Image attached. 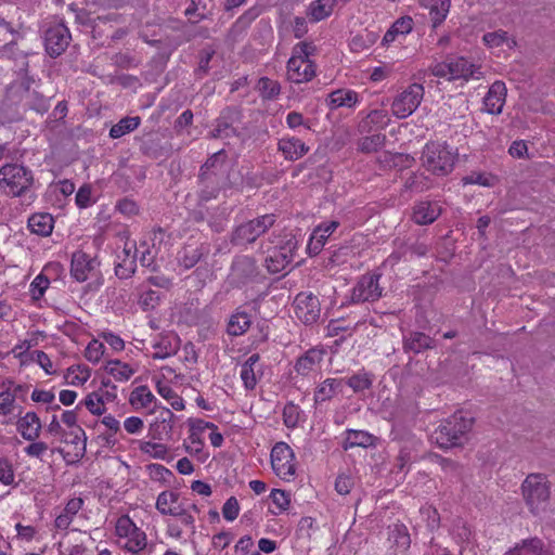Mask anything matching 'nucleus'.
Returning <instances> with one entry per match:
<instances>
[{
	"label": "nucleus",
	"mask_w": 555,
	"mask_h": 555,
	"mask_svg": "<svg viewBox=\"0 0 555 555\" xmlns=\"http://www.w3.org/2000/svg\"><path fill=\"white\" fill-rule=\"evenodd\" d=\"M259 274L257 261L254 257L240 255L234 257L231 264V276L236 285H244L254 281Z\"/></svg>",
	"instance_id": "obj_18"
},
{
	"label": "nucleus",
	"mask_w": 555,
	"mask_h": 555,
	"mask_svg": "<svg viewBox=\"0 0 555 555\" xmlns=\"http://www.w3.org/2000/svg\"><path fill=\"white\" fill-rule=\"evenodd\" d=\"M345 378H326L321 382L314 389V404H322L332 400L336 395L343 392Z\"/></svg>",
	"instance_id": "obj_27"
},
{
	"label": "nucleus",
	"mask_w": 555,
	"mask_h": 555,
	"mask_svg": "<svg viewBox=\"0 0 555 555\" xmlns=\"http://www.w3.org/2000/svg\"><path fill=\"white\" fill-rule=\"evenodd\" d=\"M156 402V397L152 393L150 388L144 385L135 387L129 397V403L135 410L150 409L153 404L155 405Z\"/></svg>",
	"instance_id": "obj_35"
},
{
	"label": "nucleus",
	"mask_w": 555,
	"mask_h": 555,
	"mask_svg": "<svg viewBox=\"0 0 555 555\" xmlns=\"http://www.w3.org/2000/svg\"><path fill=\"white\" fill-rule=\"evenodd\" d=\"M242 120V113L238 108L228 106L215 121V128L211 132L212 138L228 139L237 135V125Z\"/></svg>",
	"instance_id": "obj_17"
},
{
	"label": "nucleus",
	"mask_w": 555,
	"mask_h": 555,
	"mask_svg": "<svg viewBox=\"0 0 555 555\" xmlns=\"http://www.w3.org/2000/svg\"><path fill=\"white\" fill-rule=\"evenodd\" d=\"M90 377V371L86 366H70L67 369L66 378L69 385L81 386Z\"/></svg>",
	"instance_id": "obj_59"
},
{
	"label": "nucleus",
	"mask_w": 555,
	"mask_h": 555,
	"mask_svg": "<svg viewBox=\"0 0 555 555\" xmlns=\"http://www.w3.org/2000/svg\"><path fill=\"white\" fill-rule=\"evenodd\" d=\"M118 261L115 264V274L119 279H130L137 270V246L134 242H126Z\"/></svg>",
	"instance_id": "obj_20"
},
{
	"label": "nucleus",
	"mask_w": 555,
	"mask_h": 555,
	"mask_svg": "<svg viewBox=\"0 0 555 555\" xmlns=\"http://www.w3.org/2000/svg\"><path fill=\"white\" fill-rule=\"evenodd\" d=\"M101 423L106 427L107 431L102 434L106 444H115V435L120 430L119 421L113 415H105L101 420Z\"/></svg>",
	"instance_id": "obj_54"
},
{
	"label": "nucleus",
	"mask_w": 555,
	"mask_h": 555,
	"mask_svg": "<svg viewBox=\"0 0 555 555\" xmlns=\"http://www.w3.org/2000/svg\"><path fill=\"white\" fill-rule=\"evenodd\" d=\"M184 14L191 23H198L208 18L211 13L204 0H191L184 11Z\"/></svg>",
	"instance_id": "obj_50"
},
{
	"label": "nucleus",
	"mask_w": 555,
	"mask_h": 555,
	"mask_svg": "<svg viewBox=\"0 0 555 555\" xmlns=\"http://www.w3.org/2000/svg\"><path fill=\"white\" fill-rule=\"evenodd\" d=\"M137 529L138 527L135 524L127 515L120 516L116 521L115 530L119 538H127L128 535H131V533H133V531Z\"/></svg>",
	"instance_id": "obj_64"
},
{
	"label": "nucleus",
	"mask_w": 555,
	"mask_h": 555,
	"mask_svg": "<svg viewBox=\"0 0 555 555\" xmlns=\"http://www.w3.org/2000/svg\"><path fill=\"white\" fill-rule=\"evenodd\" d=\"M260 356L253 353L241 366V379L246 390H254L263 374L262 365L259 364Z\"/></svg>",
	"instance_id": "obj_23"
},
{
	"label": "nucleus",
	"mask_w": 555,
	"mask_h": 555,
	"mask_svg": "<svg viewBox=\"0 0 555 555\" xmlns=\"http://www.w3.org/2000/svg\"><path fill=\"white\" fill-rule=\"evenodd\" d=\"M433 74L436 77L448 80L478 79L481 75L479 67L463 56L449 57L444 62L436 64L433 68Z\"/></svg>",
	"instance_id": "obj_9"
},
{
	"label": "nucleus",
	"mask_w": 555,
	"mask_h": 555,
	"mask_svg": "<svg viewBox=\"0 0 555 555\" xmlns=\"http://www.w3.org/2000/svg\"><path fill=\"white\" fill-rule=\"evenodd\" d=\"M256 90L263 100H275L281 93V85L269 77H261L257 81Z\"/></svg>",
	"instance_id": "obj_47"
},
{
	"label": "nucleus",
	"mask_w": 555,
	"mask_h": 555,
	"mask_svg": "<svg viewBox=\"0 0 555 555\" xmlns=\"http://www.w3.org/2000/svg\"><path fill=\"white\" fill-rule=\"evenodd\" d=\"M105 370L118 382H126L135 373V370L128 363H124L119 360L108 361L105 365Z\"/></svg>",
	"instance_id": "obj_45"
},
{
	"label": "nucleus",
	"mask_w": 555,
	"mask_h": 555,
	"mask_svg": "<svg viewBox=\"0 0 555 555\" xmlns=\"http://www.w3.org/2000/svg\"><path fill=\"white\" fill-rule=\"evenodd\" d=\"M278 150L286 160L295 162L304 157L310 147L296 137H283L278 142Z\"/></svg>",
	"instance_id": "obj_25"
},
{
	"label": "nucleus",
	"mask_w": 555,
	"mask_h": 555,
	"mask_svg": "<svg viewBox=\"0 0 555 555\" xmlns=\"http://www.w3.org/2000/svg\"><path fill=\"white\" fill-rule=\"evenodd\" d=\"M208 254L209 247L205 244H199L197 246L186 245L178 253L177 260L180 267L184 270H190Z\"/></svg>",
	"instance_id": "obj_29"
},
{
	"label": "nucleus",
	"mask_w": 555,
	"mask_h": 555,
	"mask_svg": "<svg viewBox=\"0 0 555 555\" xmlns=\"http://www.w3.org/2000/svg\"><path fill=\"white\" fill-rule=\"evenodd\" d=\"M428 251V246L424 243H414L405 247V250L401 254L400 251H395L389 256V261L392 263L398 262L402 256H425Z\"/></svg>",
	"instance_id": "obj_60"
},
{
	"label": "nucleus",
	"mask_w": 555,
	"mask_h": 555,
	"mask_svg": "<svg viewBox=\"0 0 555 555\" xmlns=\"http://www.w3.org/2000/svg\"><path fill=\"white\" fill-rule=\"evenodd\" d=\"M374 375L364 370L349 376L345 379V385L349 386L354 393L369 390L373 386Z\"/></svg>",
	"instance_id": "obj_42"
},
{
	"label": "nucleus",
	"mask_w": 555,
	"mask_h": 555,
	"mask_svg": "<svg viewBox=\"0 0 555 555\" xmlns=\"http://www.w3.org/2000/svg\"><path fill=\"white\" fill-rule=\"evenodd\" d=\"M27 227L31 233L47 237L54 229V218L48 212H36L28 218Z\"/></svg>",
	"instance_id": "obj_32"
},
{
	"label": "nucleus",
	"mask_w": 555,
	"mask_h": 555,
	"mask_svg": "<svg viewBox=\"0 0 555 555\" xmlns=\"http://www.w3.org/2000/svg\"><path fill=\"white\" fill-rule=\"evenodd\" d=\"M427 170L438 176L450 173L454 167L455 154L446 143L429 142L422 154Z\"/></svg>",
	"instance_id": "obj_7"
},
{
	"label": "nucleus",
	"mask_w": 555,
	"mask_h": 555,
	"mask_svg": "<svg viewBox=\"0 0 555 555\" xmlns=\"http://www.w3.org/2000/svg\"><path fill=\"white\" fill-rule=\"evenodd\" d=\"M31 170L22 164L9 163L0 168V190L10 196H22L31 186Z\"/></svg>",
	"instance_id": "obj_5"
},
{
	"label": "nucleus",
	"mask_w": 555,
	"mask_h": 555,
	"mask_svg": "<svg viewBox=\"0 0 555 555\" xmlns=\"http://www.w3.org/2000/svg\"><path fill=\"white\" fill-rule=\"evenodd\" d=\"M296 318L306 325L315 324L321 317V304L319 298L309 292L296 295L294 302Z\"/></svg>",
	"instance_id": "obj_14"
},
{
	"label": "nucleus",
	"mask_w": 555,
	"mask_h": 555,
	"mask_svg": "<svg viewBox=\"0 0 555 555\" xmlns=\"http://www.w3.org/2000/svg\"><path fill=\"white\" fill-rule=\"evenodd\" d=\"M70 39L69 29L63 23L51 24L43 35L47 53L51 57L60 56L68 47Z\"/></svg>",
	"instance_id": "obj_15"
},
{
	"label": "nucleus",
	"mask_w": 555,
	"mask_h": 555,
	"mask_svg": "<svg viewBox=\"0 0 555 555\" xmlns=\"http://www.w3.org/2000/svg\"><path fill=\"white\" fill-rule=\"evenodd\" d=\"M423 98V85L412 83L393 99L391 112L397 118H406L417 109Z\"/></svg>",
	"instance_id": "obj_11"
},
{
	"label": "nucleus",
	"mask_w": 555,
	"mask_h": 555,
	"mask_svg": "<svg viewBox=\"0 0 555 555\" xmlns=\"http://www.w3.org/2000/svg\"><path fill=\"white\" fill-rule=\"evenodd\" d=\"M482 41L485 46H487L490 49L503 47L504 44L507 46L508 48H513L516 44L515 40L511 39L508 37L507 31L503 29L486 33L482 36Z\"/></svg>",
	"instance_id": "obj_49"
},
{
	"label": "nucleus",
	"mask_w": 555,
	"mask_h": 555,
	"mask_svg": "<svg viewBox=\"0 0 555 555\" xmlns=\"http://www.w3.org/2000/svg\"><path fill=\"white\" fill-rule=\"evenodd\" d=\"M376 438L365 430L347 429L345 431L344 450L354 447L369 448L374 446Z\"/></svg>",
	"instance_id": "obj_34"
},
{
	"label": "nucleus",
	"mask_w": 555,
	"mask_h": 555,
	"mask_svg": "<svg viewBox=\"0 0 555 555\" xmlns=\"http://www.w3.org/2000/svg\"><path fill=\"white\" fill-rule=\"evenodd\" d=\"M451 8V0H434L429 7V16L433 27L437 28L447 18Z\"/></svg>",
	"instance_id": "obj_48"
},
{
	"label": "nucleus",
	"mask_w": 555,
	"mask_h": 555,
	"mask_svg": "<svg viewBox=\"0 0 555 555\" xmlns=\"http://www.w3.org/2000/svg\"><path fill=\"white\" fill-rule=\"evenodd\" d=\"M41 429V421L35 412H27L16 421V430L27 441L37 440Z\"/></svg>",
	"instance_id": "obj_28"
},
{
	"label": "nucleus",
	"mask_w": 555,
	"mask_h": 555,
	"mask_svg": "<svg viewBox=\"0 0 555 555\" xmlns=\"http://www.w3.org/2000/svg\"><path fill=\"white\" fill-rule=\"evenodd\" d=\"M22 386L18 385L14 392H11L9 389L0 392V415L8 416L14 411V403L16 400V395L22 390Z\"/></svg>",
	"instance_id": "obj_56"
},
{
	"label": "nucleus",
	"mask_w": 555,
	"mask_h": 555,
	"mask_svg": "<svg viewBox=\"0 0 555 555\" xmlns=\"http://www.w3.org/2000/svg\"><path fill=\"white\" fill-rule=\"evenodd\" d=\"M386 141V135L383 133H374L369 137H364L360 140L359 149L363 153H373L379 150Z\"/></svg>",
	"instance_id": "obj_57"
},
{
	"label": "nucleus",
	"mask_w": 555,
	"mask_h": 555,
	"mask_svg": "<svg viewBox=\"0 0 555 555\" xmlns=\"http://www.w3.org/2000/svg\"><path fill=\"white\" fill-rule=\"evenodd\" d=\"M324 350L311 348L300 356L294 365L297 375L309 377L315 373L320 367L324 357Z\"/></svg>",
	"instance_id": "obj_22"
},
{
	"label": "nucleus",
	"mask_w": 555,
	"mask_h": 555,
	"mask_svg": "<svg viewBox=\"0 0 555 555\" xmlns=\"http://www.w3.org/2000/svg\"><path fill=\"white\" fill-rule=\"evenodd\" d=\"M382 273L369 272L359 278L351 289L350 299L353 304L375 302L383 297L384 287L380 286Z\"/></svg>",
	"instance_id": "obj_10"
},
{
	"label": "nucleus",
	"mask_w": 555,
	"mask_h": 555,
	"mask_svg": "<svg viewBox=\"0 0 555 555\" xmlns=\"http://www.w3.org/2000/svg\"><path fill=\"white\" fill-rule=\"evenodd\" d=\"M49 285L50 280L43 273L37 275L30 283L29 287L31 298L34 300H39L40 298H42Z\"/></svg>",
	"instance_id": "obj_62"
},
{
	"label": "nucleus",
	"mask_w": 555,
	"mask_h": 555,
	"mask_svg": "<svg viewBox=\"0 0 555 555\" xmlns=\"http://www.w3.org/2000/svg\"><path fill=\"white\" fill-rule=\"evenodd\" d=\"M227 153L221 150L211 155L201 167L199 172V199L208 202L216 198L221 189L230 185V164Z\"/></svg>",
	"instance_id": "obj_1"
},
{
	"label": "nucleus",
	"mask_w": 555,
	"mask_h": 555,
	"mask_svg": "<svg viewBox=\"0 0 555 555\" xmlns=\"http://www.w3.org/2000/svg\"><path fill=\"white\" fill-rule=\"evenodd\" d=\"M276 222V215L264 214L236 225L230 236V243L238 247L254 244L261 235L267 233Z\"/></svg>",
	"instance_id": "obj_4"
},
{
	"label": "nucleus",
	"mask_w": 555,
	"mask_h": 555,
	"mask_svg": "<svg viewBox=\"0 0 555 555\" xmlns=\"http://www.w3.org/2000/svg\"><path fill=\"white\" fill-rule=\"evenodd\" d=\"M159 302V293L151 288L142 291L138 299V305L143 311L154 310Z\"/></svg>",
	"instance_id": "obj_58"
},
{
	"label": "nucleus",
	"mask_w": 555,
	"mask_h": 555,
	"mask_svg": "<svg viewBox=\"0 0 555 555\" xmlns=\"http://www.w3.org/2000/svg\"><path fill=\"white\" fill-rule=\"evenodd\" d=\"M80 411V404L75 410L64 411L61 421L70 428L69 435L73 436L72 443H78V441L87 440L85 430L77 424L78 412Z\"/></svg>",
	"instance_id": "obj_37"
},
{
	"label": "nucleus",
	"mask_w": 555,
	"mask_h": 555,
	"mask_svg": "<svg viewBox=\"0 0 555 555\" xmlns=\"http://www.w3.org/2000/svg\"><path fill=\"white\" fill-rule=\"evenodd\" d=\"M70 275L79 282H86L90 279L100 280V261L82 250H77L72 256L70 261Z\"/></svg>",
	"instance_id": "obj_12"
},
{
	"label": "nucleus",
	"mask_w": 555,
	"mask_h": 555,
	"mask_svg": "<svg viewBox=\"0 0 555 555\" xmlns=\"http://www.w3.org/2000/svg\"><path fill=\"white\" fill-rule=\"evenodd\" d=\"M141 124L139 116H127L121 118L117 124L113 125L109 130V137L112 139H119L132 131H134Z\"/></svg>",
	"instance_id": "obj_44"
},
{
	"label": "nucleus",
	"mask_w": 555,
	"mask_h": 555,
	"mask_svg": "<svg viewBox=\"0 0 555 555\" xmlns=\"http://www.w3.org/2000/svg\"><path fill=\"white\" fill-rule=\"evenodd\" d=\"M297 247L298 243L295 235L287 233L274 247L264 249V251L268 253L264 259L267 270L272 274L285 270L293 261Z\"/></svg>",
	"instance_id": "obj_8"
},
{
	"label": "nucleus",
	"mask_w": 555,
	"mask_h": 555,
	"mask_svg": "<svg viewBox=\"0 0 555 555\" xmlns=\"http://www.w3.org/2000/svg\"><path fill=\"white\" fill-rule=\"evenodd\" d=\"M251 325V317L241 308H237L229 318L227 333L230 336L244 335Z\"/></svg>",
	"instance_id": "obj_33"
},
{
	"label": "nucleus",
	"mask_w": 555,
	"mask_h": 555,
	"mask_svg": "<svg viewBox=\"0 0 555 555\" xmlns=\"http://www.w3.org/2000/svg\"><path fill=\"white\" fill-rule=\"evenodd\" d=\"M336 2L337 0H314L309 4L307 15L311 22H320L332 14Z\"/></svg>",
	"instance_id": "obj_40"
},
{
	"label": "nucleus",
	"mask_w": 555,
	"mask_h": 555,
	"mask_svg": "<svg viewBox=\"0 0 555 555\" xmlns=\"http://www.w3.org/2000/svg\"><path fill=\"white\" fill-rule=\"evenodd\" d=\"M315 53L317 47L313 42H297L286 64V79L296 85L311 81L317 75V65L311 60Z\"/></svg>",
	"instance_id": "obj_2"
},
{
	"label": "nucleus",
	"mask_w": 555,
	"mask_h": 555,
	"mask_svg": "<svg viewBox=\"0 0 555 555\" xmlns=\"http://www.w3.org/2000/svg\"><path fill=\"white\" fill-rule=\"evenodd\" d=\"M105 399L102 391H93L89 393L83 401H81L79 404L85 405L90 413L94 415H102L105 411Z\"/></svg>",
	"instance_id": "obj_51"
},
{
	"label": "nucleus",
	"mask_w": 555,
	"mask_h": 555,
	"mask_svg": "<svg viewBox=\"0 0 555 555\" xmlns=\"http://www.w3.org/2000/svg\"><path fill=\"white\" fill-rule=\"evenodd\" d=\"M0 59L22 60L23 65L26 63V56L17 49L14 38L10 39L0 48Z\"/></svg>",
	"instance_id": "obj_63"
},
{
	"label": "nucleus",
	"mask_w": 555,
	"mask_h": 555,
	"mask_svg": "<svg viewBox=\"0 0 555 555\" xmlns=\"http://www.w3.org/2000/svg\"><path fill=\"white\" fill-rule=\"evenodd\" d=\"M180 494L176 491H163L156 499V509L165 516H170L179 508Z\"/></svg>",
	"instance_id": "obj_39"
},
{
	"label": "nucleus",
	"mask_w": 555,
	"mask_h": 555,
	"mask_svg": "<svg viewBox=\"0 0 555 555\" xmlns=\"http://www.w3.org/2000/svg\"><path fill=\"white\" fill-rule=\"evenodd\" d=\"M271 465L274 473L282 479L289 480L296 473L295 454L285 442H278L271 450Z\"/></svg>",
	"instance_id": "obj_13"
},
{
	"label": "nucleus",
	"mask_w": 555,
	"mask_h": 555,
	"mask_svg": "<svg viewBox=\"0 0 555 555\" xmlns=\"http://www.w3.org/2000/svg\"><path fill=\"white\" fill-rule=\"evenodd\" d=\"M22 101L25 107L43 115L50 107V99L39 91H29L22 94Z\"/></svg>",
	"instance_id": "obj_41"
},
{
	"label": "nucleus",
	"mask_w": 555,
	"mask_h": 555,
	"mask_svg": "<svg viewBox=\"0 0 555 555\" xmlns=\"http://www.w3.org/2000/svg\"><path fill=\"white\" fill-rule=\"evenodd\" d=\"M83 500L81 498H73L67 501L65 507L55 517L54 526L59 530H67L73 522L75 516L82 509Z\"/></svg>",
	"instance_id": "obj_31"
},
{
	"label": "nucleus",
	"mask_w": 555,
	"mask_h": 555,
	"mask_svg": "<svg viewBox=\"0 0 555 555\" xmlns=\"http://www.w3.org/2000/svg\"><path fill=\"white\" fill-rule=\"evenodd\" d=\"M327 103L331 109L352 107L358 103V93L350 89H338L328 94Z\"/></svg>",
	"instance_id": "obj_36"
},
{
	"label": "nucleus",
	"mask_w": 555,
	"mask_h": 555,
	"mask_svg": "<svg viewBox=\"0 0 555 555\" xmlns=\"http://www.w3.org/2000/svg\"><path fill=\"white\" fill-rule=\"evenodd\" d=\"M441 212L442 208L438 202L422 201L413 208V220L421 225L431 224Z\"/></svg>",
	"instance_id": "obj_26"
},
{
	"label": "nucleus",
	"mask_w": 555,
	"mask_h": 555,
	"mask_svg": "<svg viewBox=\"0 0 555 555\" xmlns=\"http://www.w3.org/2000/svg\"><path fill=\"white\" fill-rule=\"evenodd\" d=\"M175 414L169 410H164L159 415V421L151 426L154 439H166L171 435Z\"/></svg>",
	"instance_id": "obj_38"
},
{
	"label": "nucleus",
	"mask_w": 555,
	"mask_h": 555,
	"mask_svg": "<svg viewBox=\"0 0 555 555\" xmlns=\"http://www.w3.org/2000/svg\"><path fill=\"white\" fill-rule=\"evenodd\" d=\"M172 519L166 521V534L172 539L181 540L184 534V529L194 535L196 532L195 516L184 509V503H179V508L175 514L170 515Z\"/></svg>",
	"instance_id": "obj_16"
},
{
	"label": "nucleus",
	"mask_w": 555,
	"mask_h": 555,
	"mask_svg": "<svg viewBox=\"0 0 555 555\" xmlns=\"http://www.w3.org/2000/svg\"><path fill=\"white\" fill-rule=\"evenodd\" d=\"M339 224V221L330 220L324 221L314 228L307 245V250L310 256H317L318 254H320L325 243L331 237V235L337 230Z\"/></svg>",
	"instance_id": "obj_19"
},
{
	"label": "nucleus",
	"mask_w": 555,
	"mask_h": 555,
	"mask_svg": "<svg viewBox=\"0 0 555 555\" xmlns=\"http://www.w3.org/2000/svg\"><path fill=\"white\" fill-rule=\"evenodd\" d=\"M521 489L526 504L532 514L539 515L546 509L551 491L544 475H528L521 485Z\"/></svg>",
	"instance_id": "obj_6"
},
{
	"label": "nucleus",
	"mask_w": 555,
	"mask_h": 555,
	"mask_svg": "<svg viewBox=\"0 0 555 555\" xmlns=\"http://www.w3.org/2000/svg\"><path fill=\"white\" fill-rule=\"evenodd\" d=\"M434 339L422 332L409 331L403 334V350L405 352L420 353L434 348Z\"/></svg>",
	"instance_id": "obj_30"
},
{
	"label": "nucleus",
	"mask_w": 555,
	"mask_h": 555,
	"mask_svg": "<svg viewBox=\"0 0 555 555\" xmlns=\"http://www.w3.org/2000/svg\"><path fill=\"white\" fill-rule=\"evenodd\" d=\"M270 498L276 507L275 511H272V514L280 515L288 508L291 499L286 491L281 489H273L270 493Z\"/></svg>",
	"instance_id": "obj_61"
},
{
	"label": "nucleus",
	"mask_w": 555,
	"mask_h": 555,
	"mask_svg": "<svg viewBox=\"0 0 555 555\" xmlns=\"http://www.w3.org/2000/svg\"><path fill=\"white\" fill-rule=\"evenodd\" d=\"M139 449L154 459L164 460L168 454V448L164 443L158 442L139 441Z\"/></svg>",
	"instance_id": "obj_55"
},
{
	"label": "nucleus",
	"mask_w": 555,
	"mask_h": 555,
	"mask_svg": "<svg viewBox=\"0 0 555 555\" xmlns=\"http://www.w3.org/2000/svg\"><path fill=\"white\" fill-rule=\"evenodd\" d=\"M388 541L391 545L405 551L410 547L411 538L408 528L402 524H396L389 527Z\"/></svg>",
	"instance_id": "obj_43"
},
{
	"label": "nucleus",
	"mask_w": 555,
	"mask_h": 555,
	"mask_svg": "<svg viewBox=\"0 0 555 555\" xmlns=\"http://www.w3.org/2000/svg\"><path fill=\"white\" fill-rule=\"evenodd\" d=\"M127 542L124 545V548L132 554H139L146 547V534L143 530L138 528L137 530L128 535Z\"/></svg>",
	"instance_id": "obj_53"
},
{
	"label": "nucleus",
	"mask_w": 555,
	"mask_h": 555,
	"mask_svg": "<svg viewBox=\"0 0 555 555\" xmlns=\"http://www.w3.org/2000/svg\"><path fill=\"white\" fill-rule=\"evenodd\" d=\"M152 347L155 350L152 358L164 360L178 352L180 348V338L172 332L162 333L155 336L152 341Z\"/></svg>",
	"instance_id": "obj_21"
},
{
	"label": "nucleus",
	"mask_w": 555,
	"mask_h": 555,
	"mask_svg": "<svg viewBox=\"0 0 555 555\" xmlns=\"http://www.w3.org/2000/svg\"><path fill=\"white\" fill-rule=\"evenodd\" d=\"M282 416L283 423L287 428H295L304 416V412L299 405L294 402H287L283 408Z\"/></svg>",
	"instance_id": "obj_52"
},
{
	"label": "nucleus",
	"mask_w": 555,
	"mask_h": 555,
	"mask_svg": "<svg viewBox=\"0 0 555 555\" xmlns=\"http://www.w3.org/2000/svg\"><path fill=\"white\" fill-rule=\"evenodd\" d=\"M506 92V86L503 81H494L483 98L486 112L493 115L501 114L505 104Z\"/></svg>",
	"instance_id": "obj_24"
},
{
	"label": "nucleus",
	"mask_w": 555,
	"mask_h": 555,
	"mask_svg": "<svg viewBox=\"0 0 555 555\" xmlns=\"http://www.w3.org/2000/svg\"><path fill=\"white\" fill-rule=\"evenodd\" d=\"M543 542L538 538L524 540L504 555H541Z\"/></svg>",
	"instance_id": "obj_46"
},
{
	"label": "nucleus",
	"mask_w": 555,
	"mask_h": 555,
	"mask_svg": "<svg viewBox=\"0 0 555 555\" xmlns=\"http://www.w3.org/2000/svg\"><path fill=\"white\" fill-rule=\"evenodd\" d=\"M472 425L470 417L464 416L463 413H454L435 429L431 437L440 448H452L462 443L463 437L470 430Z\"/></svg>",
	"instance_id": "obj_3"
}]
</instances>
